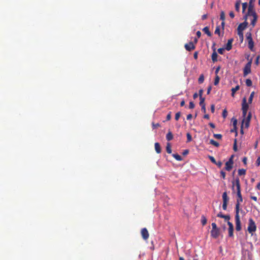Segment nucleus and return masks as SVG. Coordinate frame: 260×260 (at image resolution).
<instances>
[{
    "label": "nucleus",
    "mask_w": 260,
    "mask_h": 260,
    "mask_svg": "<svg viewBox=\"0 0 260 260\" xmlns=\"http://www.w3.org/2000/svg\"><path fill=\"white\" fill-rule=\"evenodd\" d=\"M233 41H234L233 39H229L228 41V43L226 44V46H225V49L227 51H230V50H231L232 49V43H233Z\"/></svg>",
    "instance_id": "2eb2a0df"
},
{
    "label": "nucleus",
    "mask_w": 260,
    "mask_h": 260,
    "mask_svg": "<svg viewBox=\"0 0 260 260\" xmlns=\"http://www.w3.org/2000/svg\"><path fill=\"white\" fill-rule=\"evenodd\" d=\"M229 15L231 17V18H234L235 17V14L233 11H231L229 13Z\"/></svg>",
    "instance_id": "e2e57ef3"
},
{
    "label": "nucleus",
    "mask_w": 260,
    "mask_h": 260,
    "mask_svg": "<svg viewBox=\"0 0 260 260\" xmlns=\"http://www.w3.org/2000/svg\"><path fill=\"white\" fill-rule=\"evenodd\" d=\"M188 153H189V150L185 149L183 151L182 155L184 156H185V155H187Z\"/></svg>",
    "instance_id": "6e6d98bb"
},
{
    "label": "nucleus",
    "mask_w": 260,
    "mask_h": 260,
    "mask_svg": "<svg viewBox=\"0 0 260 260\" xmlns=\"http://www.w3.org/2000/svg\"><path fill=\"white\" fill-rule=\"evenodd\" d=\"M189 109H193L194 108V104L192 102H189Z\"/></svg>",
    "instance_id": "603ef678"
},
{
    "label": "nucleus",
    "mask_w": 260,
    "mask_h": 260,
    "mask_svg": "<svg viewBox=\"0 0 260 260\" xmlns=\"http://www.w3.org/2000/svg\"><path fill=\"white\" fill-rule=\"evenodd\" d=\"M254 91H252L250 95V96L249 98V99H248V102L249 103H252V99H253V96H254Z\"/></svg>",
    "instance_id": "f704fd0d"
},
{
    "label": "nucleus",
    "mask_w": 260,
    "mask_h": 260,
    "mask_svg": "<svg viewBox=\"0 0 260 260\" xmlns=\"http://www.w3.org/2000/svg\"><path fill=\"white\" fill-rule=\"evenodd\" d=\"M247 111L242 110L243 116L245 118L247 115Z\"/></svg>",
    "instance_id": "338daca9"
},
{
    "label": "nucleus",
    "mask_w": 260,
    "mask_h": 260,
    "mask_svg": "<svg viewBox=\"0 0 260 260\" xmlns=\"http://www.w3.org/2000/svg\"><path fill=\"white\" fill-rule=\"evenodd\" d=\"M203 31L209 37H211V35H212V34L211 33V32L209 30V27H207V26H206L203 29Z\"/></svg>",
    "instance_id": "aec40b11"
},
{
    "label": "nucleus",
    "mask_w": 260,
    "mask_h": 260,
    "mask_svg": "<svg viewBox=\"0 0 260 260\" xmlns=\"http://www.w3.org/2000/svg\"><path fill=\"white\" fill-rule=\"evenodd\" d=\"M247 158L246 157H244L242 159V161L245 165H247Z\"/></svg>",
    "instance_id": "052dcab7"
},
{
    "label": "nucleus",
    "mask_w": 260,
    "mask_h": 260,
    "mask_svg": "<svg viewBox=\"0 0 260 260\" xmlns=\"http://www.w3.org/2000/svg\"><path fill=\"white\" fill-rule=\"evenodd\" d=\"M173 135L171 132L169 131V132L167 133L166 135V139L169 141L173 139Z\"/></svg>",
    "instance_id": "6ab92c4d"
},
{
    "label": "nucleus",
    "mask_w": 260,
    "mask_h": 260,
    "mask_svg": "<svg viewBox=\"0 0 260 260\" xmlns=\"http://www.w3.org/2000/svg\"><path fill=\"white\" fill-rule=\"evenodd\" d=\"M251 118V112H249L247 117L245 119V120L250 122Z\"/></svg>",
    "instance_id": "c03bdc74"
},
{
    "label": "nucleus",
    "mask_w": 260,
    "mask_h": 260,
    "mask_svg": "<svg viewBox=\"0 0 260 260\" xmlns=\"http://www.w3.org/2000/svg\"><path fill=\"white\" fill-rule=\"evenodd\" d=\"M247 7V3H244L242 4V12L244 13Z\"/></svg>",
    "instance_id": "a19ab883"
},
{
    "label": "nucleus",
    "mask_w": 260,
    "mask_h": 260,
    "mask_svg": "<svg viewBox=\"0 0 260 260\" xmlns=\"http://www.w3.org/2000/svg\"><path fill=\"white\" fill-rule=\"evenodd\" d=\"M186 136H187V142H189L191 141L192 137H191V135L189 133H187Z\"/></svg>",
    "instance_id": "58836bf2"
},
{
    "label": "nucleus",
    "mask_w": 260,
    "mask_h": 260,
    "mask_svg": "<svg viewBox=\"0 0 260 260\" xmlns=\"http://www.w3.org/2000/svg\"><path fill=\"white\" fill-rule=\"evenodd\" d=\"M246 174V170L244 169H241L238 170V175L239 176L244 175Z\"/></svg>",
    "instance_id": "b1692460"
},
{
    "label": "nucleus",
    "mask_w": 260,
    "mask_h": 260,
    "mask_svg": "<svg viewBox=\"0 0 260 260\" xmlns=\"http://www.w3.org/2000/svg\"><path fill=\"white\" fill-rule=\"evenodd\" d=\"M256 230V224L253 220V219L251 218H249L248 220V225L247 228V231L249 234H251V236H253L254 233Z\"/></svg>",
    "instance_id": "f03ea898"
},
{
    "label": "nucleus",
    "mask_w": 260,
    "mask_h": 260,
    "mask_svg": "<svg viewBox=\"0 0 260 260\" xmlns=\"http://www.w3.org/2000/svg\"><path fill=\"white\" fill-rule=\"evenodd\" d=\"M203 92H204L203 89H201L199 90L198 95H199L200 98H203L202 94H203Z\"/></svg>",
    "instance_id": "13d9d810"
},
{
    "label": "nucleus",
    "mask_w": 260,
    "mask_h": 260,
    "mask_svg": "<svg viewBox=\"0 0 260 260\" xmlns=\"http://www.w3.org/2000/svg\"><path fill=\"white\" fill-rule=\"evenodd\" d=\"M198 57V52H195L193 54V57L195 59H197Z\"/></svg>",
    "instance_id": "774afa93"
},
{
    "label": "nucleus",
    "mask_w": 260,
    "mask_h": 260,
    "mask_svg": "<svg viewBox=\"0 0 260 260\" xmlns=\"http://www.w3.org/2000/svg\"><path fill=\"white\" fill-rule=\"evenodd\" d=\"M215 34L218 35L219 36H220V26H217L215 30Z\"/></svg>",
    "instance_id": "c9c22d12"
},
{
    "label": "nucleus",
    "mask_w": 260,
    "mask_h": 260,
    "mask_svg": "<svg viewBox=\"0 0 260 260\" xmlns=\"http://www.w3.org/2000/svg\"><path fill=\"white\" fill-rule=\"evenodd\" d=\"M210 143L216 147H218L219 146V143L213 139L210 140Z\"/></svg>",
    "instance_id": "cd10ccee"
},
{
    "label": "nucleus",
    "mask_w": 260,
    "mask_h": 260,
    "mask_svg": "<svg viewBox=\"0 0 260 260\" xmlns=\"http://www.w3.org/2000/svg\"><path fill=\"white\" fill-rule=\"evenodd\" d=\"M222 218H224L225 220L229 221V220L230 219V216L229 215H224Z\"/></svg>",
    "instance_id": "8fccbe9b"
},
{
    "label": "nucleus",
    "mask_w": 260,
    "mask_h": 260,
    "mask_svg": "<svg viewBox=\"0 0 260 260\" xmlns=\"http://www.w3.org/2000/svg\"><path fill=\"white\" fill-rule=\"evenodd\" d=\"M225 49L224 48H220L217 50V51L220 54H223Z\"/></svg>",
    "instance_id": "79ce46f5"
},
{
    "label": "nucleus",
    "mask_w": 260,
    "mask_h": 260,
    "mask_svg": "<svg viewBox=\"0 0 260 260\" xmlns=\"http://www.w3.org/2000/svg\"><path fill=\"white\" fill-rule=\"evenodd\" d=\"M171 119V112H170L167 116V117H166V120L169 121L170 120V119Z\"/></svg>",
    "instance_id": "864d4df0"
},
{
    "label": "nucleus",
    "mask_w": 260,
    "mask_h": 260,
    "mask_svg": "<svg viewBox=\"0 0 260 260\" xmlns=\"http://www.w3.org/2000/svg\"><path fill=\"white\" fill-rule=\"evenodd\" d=\"M245 83L246 85L248 87H250L252 85V82L250 79H247L245 81Z\"/></svg>",
    "instance_id": "c85d7f7f"
},
{
    "label": "nucleus",
    "mask_w": 260,
    "mask_h": 260,
    "mask_svg": "<svg viewBox=\"0 0 260 260\" xmlns=\"http://www.w3.org/2000/svg\"><path fill=\"white\" fill-rule=\"evenodd\" d=\"M247 13L248 15H249L252 17L253 18L251 20V24L253 27H254L257 20V15L253 9V7L251 5V4H249Z\"/></svg>",
    "instance_id": "f257e3e1"
},
{
    "label": "nucleus",
    "mask_w": 260,
    "mask_h": 260,
    "mask_svg": "<svg viewBox=\"0 0 260 260\" xmlns=\"http://www.w3.org/2000/svg\"><path fill=\"white\" fill-rule=\"evenodd\" d=\"M223 200L222 209L226 210L227 209L228 203L229 201V198L227 195L226 192H224L222 196Z\"/></svg>",
    "instance_id": "0eeeda50"
},
{
    "label": "nucleus",
    "mask_w": 260,
    "mask_h": 260,
    "mask_svg": "<svg viewBox=\"0 0 260 260\" xmlns=\"http://www.w3.org/2000/svg\"><path fill=\"white\" fill-rule=\"evenodd\" d=\"M235 222H236V230L237 231L241 230V221L239 215V211H235Z\"/></svg>",
    "instance_id": "20e7f679"
},
{
    "label": "nucleus",
    "mask_w": 260,
    "mask_h": 260,
    "mask_svg": "<svg viewBox=\"0 0 260 260\" xmlns=\"http://www.w3.org/2000/svg\"><path fill=\"white\" fill-rule=\"evenodd\" d=\"M238 35L239 37L241 42H242L243 41V38H244L243 32L238 31Z\"/></svg>",
    "instance_id": "72a5a7b5"
},
{
    "label": "nucleus",
    "mask_w": 260,
    "mask_h": 260,
    "mask_svg": "<svg viewBox=\"0 0 260 260\" xmlns=\"http://www.w3.org/2000/svg\"><path fill=\"white\" fill-rule=\"evenodd\" d=\"M220 80V78L218 75H216L214 80V84L215 85H217L218 84Z\"/></svg>",
    "instance_id": "473e14b6"
},
{
    "label": "nucleus",
    "mask_w": 260,
    "mask_h": 260,
    "mask_svg": "<svg viewBox=\"0 0 260 260\" xmlns=\"http://www.w3.org/2000/svg\"><path fill=\"white\" fill-rule=\"evenodd\" d=\"M214 137L217 139H221L222 138V135L219 134H214Z\"/></svg>",
    "instance_id": "37998d69"
},
{
    "label": "nucleus",
    "mask_w": 260,
    "mask_h": 260,
    "mask_svg": "<svg viewBox=\"0 0 260 260\" xmlns=\"http://www.w3.org/2000/svg\"><path fill=\"white\" fill-rule=\"evenodd\" d=\"M181 113L180 112H177L175 114V119L176 120H178L179 118L180 117Z\"/></svg>",
    "instance_id": "49530a36"
},
{
    "label": "nucleus",
    "mask_w": 260,
    "mask_h": 260,
    "mask_svg": "<svg viewBox=\"0 0 260 260\" xmlns=\"http://www.w3.org/2000/svg\"><path fill=\"white\" fill-rule=\"evenodd\" d=\"M204 76L203 74H201L198 79V82L199 84H202L204 82Z\"/></svg>",
    "instance_id": "bb28decb"
},
{
    "label": "nucleus",
    "mask_w": 260,
    "mask_h": 260,
    "mask_svg": "<svg viewBox=\"0 0 260 260\" xmlns=\"http://www.w3.org/2000/svg\"><path fill=\"white\" fill-rule=\"evenodd\" d=\"M211 225H212V230H215L219 229L217 228V226L216 225V224L215 222H213Z\"/></svg>",
    "instance_id": "09e8293b"
},
{
    "label": "nucleus",
    "mask_w": 260,
    "mask_h": 260,
    "mask_svg": "<svg viewBox=\"0 0 260 260\" xmlns=\"http://www.w3.org/2000/svg\"><path fill=\"white\" fill-rule=\"evenodd\" d=\"M152 128L153 129L156 128L160 126V124L158 123H157L155 124L154 122H152Z\"/></svg>",
    "instance_id": "de8ad7c7"
},
{
    "label": "nucleus",
    "mask_w": 260,
    "mask_h": 260,
    "mask_svg": "<svg viewBox=\"0 0 260 260\" xmlns=\"http://www.w3.org/2000/svg\"><path fill=\"white\" fill-rule=\"evenodd\" d=\"M217 57L218 55L216 51V48H213V52L211 55V58L213 62H216L217 61Z\"/></svg>",
    "instance_id": "dca6fc26"
},
{
    "label": "nucleus",
    "mask_w": 260,
    "mask_h": 260,
    "mask_svg": "<svg viewBox=\"0 0 260 260\" xmlns=\"http://www.w3.org/2000/svg\"><path fill=\"white\" fill-rule=\"evenodd\" d=\"M237 195L238 199L236 201L235 211H240V203L243 201V199L241 192H237Z\"/></svg>",
    "instance_id": "423d86ee"
},
{
    "label": "nucleus",
    "mask_w": 260,
    "mask_h": 260,
    "mask_svg": "<svg viewBox=\"0 0 260 260\" xmlns=\"http://www.w3.org/2000/svg\"><path fill=\"white\" fill-rule=\"evenodd\" d=\"M240 4H241L240 1H237L235 4V10L237 12H239L240 10Z\"/></svg>",
    "instance_id": "5701e85b"
},
{
    "label": "nucleus",
    "mask_w": 260,
    "mask_h": 260,
    "mask_svg": "<svg viewBox=\"0 0 260 260\" xmlns=\"http://www.w3.org/2000/svg\"><path fill=\"white\" fill-rule=\"evenodd\" d=\"M235 185L236 187L237 193L241 192L240 183V180H239V178H236L235 181L233 182V186H232L233 190L234 189Z\"/></svg>",
    "instance_id": "6e6552de"
},
{
    "label": "nucleus",
    "mask_w": 260,
    "mask_h": 260,
    "mask_svg": "<svg viewBox=\"0 0 260 260\" xmlns=\"http://www.w3.org/2000/svg\"><path fill=\"white\" fill-rule=\"evenodd\" d=\"M172 156L178 161H181L182 160L181 156L177 153L173 154Z\"/></svg>",
    "instance_id": "4be33fe9"
},
{
    "label": "nucleus",
    "mask_w": 260,
    "mask_h": 260,
    "mask_svg": "<svg viewBox=\"0 0 260 260\" xmlns=\"http://www.w3.org/2000/svg\"><path fill=\"white\" fill-rule=\"evenodd\" d=\"M244 123L245 124V126L246 128H248L249 126L250 122L245 120V118L243 120L242 124V126L243 125Z\"/></svg>",
    "instance_id": "2f4dec72"
},
{
    "label": "nucleus",
    "mask_w": 260,
    "mask_h": 260,
    "mask_svg": "<svg viewBox=\"0 0 260 260\" xmlns=\"http://www.w3.org/2000/svg\"><path fill=\"white\" fill-rule=\"evenodd\" d=\"M248 107V105L246 102V99L244 98L242 100V110L247 111Z\"/></svg>",
    "instance_id": "ddd939ff"
},
{
    "label": "nucleus",
    "mask_w": 260,
    "mask_h": 260,
    "mask_svg": "<svg viewBox=\"0 0 260 260\" xmlns=\"http://www.w3.org/2000/svg\"><path fill=\"white\" fill-rule=\"evenodd\" d=\"M211 111L212 113H214L215 111V106L213 104L211 106Z\"/></svg>",
    "instance_id": "69168bd1"
},
{
    "label": "nucleus",
    "mask_w": 260,
    "mask_h": 260,
    "mask_svg": "<svg viewBox=\"0 0 260 260\" xmlns=\"http://www.w3.org/2000/svg\"><path fill=\"white\" fill-rule=\"evenodd\" d=\"M154 148L157 153H160L161 152V148L159 143L156 142L154 144Z\"/></svg>",
    "instance_id": "f3484780"
},
{
    "label": "nucleus",
    "mask_w": 260,
    "mask_h": 260,
    "mask_svg": "<svg viewBox=\"0 0 260 260\" xmlns=\"http://www.w3.org/2000/svg\"><path fill=\"white\" fill-rule=\"evenodd\" d=\"M233 157L234 155H232L231 157L229 158V160L225 163V170L228 171H230L233 167L234 161H233Z\"/></svg>",
    "instance_id": "39448f33"
},
{
    "label": "nucleus",
    "mask_w": 260,
    "mask_h": 260,
    "mask_svg": "<svg viewBox=\"0 0 260 260\" xmlns=\"http://www.w3.org/2000/svg\"><path fill=\"white\" fill-rule=\"evenodd\" d=\"M220 19L222 21H224L225 19V13L224 11H221L220 14Z\"/></svg>",
    "instance_id": "393cba45"
},
{
    "label": "nucleus",
    "mask_w": 260,
    "mask_h": 260,
    "mask_svg": "<svg viewBox=\"0 0 260 260\" xmlns=\"http://www.w3.org/2000/svg\"><path fill=\"white\" fill-rule=\"evenodd\" d=\"M201 222L203 225H205L207 223V219L204 215L201 217Z\"/></svg>",
    "instance_id": "c756f323"
},
{
    "label": "nucleus",
    "mask_w": 260,
    "mask_h": 260,
    "mask_svg": "<svg viewBox=\"0 0 260 260\" xmlns=\"http://www.w3.org/2000/svg\"><path fill=\"white\" fill-rule=\"evenodd\" d=\"M141 236L144 240H147L149 236L148 230L146 228H144L142 229L141 231Z\"/></svg>",
    "instance_id": "1a4fd4ad"
},
{
    "label": "nucleus",
    "mask_w": 260,
    "mask_h": 260,
    "mask_svg": "<svg viewBox=\"0 0 260 260\" xmlns=\"http://www.w3.org/2000/svg\"><path fill=\"white\" fill-rule=\"evenodd\" d=\"M248 45L249 49L251 51H254V42L253 40L248 41Z\"/></svg>",
    "instance_id": "a211bd4d"
},
{
    "label": "nucleus",
    "mask_w": 260,
    "mask_h": 260,
    "mask_svg": "<svg viewBox=\"0 0 260 260\" xmlns=\"http://www.w3.org/2000/svg\"><path fill=\"white\" fill-rule=\"evenodd\" d=\"M252 62V59L250 58L248 62L245 64L243 69V76L246 77L251 72V67Z\"/></svg>",
    "instance_id": "7ed1b4c3"
},
{
    "label": "nucleus",
    "mask_w": 260,
    "mask_h": 260,
    "mask_svg": "<svg viewBox=\"0 0 260 260\" xmlns=\"http://www.w3.org/2000/svg\"><path fill=\"white\" fill-rule=\"evenodd\" d=\"M228 225H229L228 229V233L229 236L230 237H232L234 236V225L232 222L230 221H228Z\"/></svg>",
    "instance_id": "9b49d317"
},
{
    "label": "nucleus",
    "mask_w": 260,
    "mask_h": 260,
    "mask_svg": "<svg viewBox=\"0 0 260 260\" xmlns=\"http://www.w3.org/2000/svg\"><path fill=\"white\" fill-rule=\"evenodd\" d=\"M246 39L248 41L252 40L251 34L250 32H248L246 33Z\"/></svg>",
    "instance_id": "7c9ffc66"
},
{
    "label": "nucleus",
    "mask_w": 260,
    "mask_h": 260,
    "mask_svg": "<svg viewBox=\"0 0 260 260\" xmlns=\"http://www.w3.org/2000/svg\"><path fill=\"white\" fill-rule=\"evenodd\" d=\"M259 56H257L256 57V58L255 60V63L257 66L259 64Z\"/></svg>",
    "instance_id": "bf43d9fd"
},
{
    "label": "nucleus",
    "mask_w": 260,
    "mask_h": 260,
    "mask_svg": "<svg viewBox=\"0 0 260 260\" xmlns=\"http://www.w3.org/2000/svg\"><path fill=\"white\" fill-rule=\"evenodd\" d=\"M215 165H217L218 168H221L222 165V163L221 161H216V164H215Z\"/></svg>",
    "instance_id": "5fc2aeb1"
},
{
    "label": "nucleus",
    "mask_w": 260,
    "mask_h": 260,
    "mask_svg": "<svg viewBox=\"0 0 260 260\" xmlns=\"http://www.w3.org/2000/svg\"><path fill=\"white\" fill-rule=\"evenodd\" d=\"M256 165L257 166H259L260 165V157H258L256 160Z\"/></svg>",
    "instance_id": "680f3d73"
},
{
    "label": "nucleus",
    "mask_w": 260,
    "mask_h": 260,
    "mask_svg": "<svg viewBox=\"0 0 260 260\" xmlns=\"http://www.w3.org/2000/svg\"><path fill=\"white\" fill-rule=\"evenodd\" d=\"M228 115V112L226 109H224L222 111V117L225 118Z\"/></svg>",
    "instance_id": "a18cd8bd"
},
{
    "label": "nucleus",
    "mask_w": 260,
    "mask_h": 260,
    "mask_svg": "<svg viewBox=\"0 0 260 260\" xmlns=\"http://www.w3.org/2000/svg\"><path fill=\"white\" fill-rule=\"evenodd\" d=\"M208 157L212 163H213L214 164H216V161L213 156L209 155Z\"/></svg>",
    "instance_id": "ea45409f"
},
{
    "label": "nucleus",
    "mask_w": 260,
    "mask_h": 260,
    "mask_svg": "<svg viewBox=\"0 0 260 260\" xmlns=\"http://www.w3.org/2000/svg\"><path fill=\"white\" fill-rule=\"evenodd\" d=\"M249 16H250V15H248V14H247V13H246V14H245V16H244V17H243V19H244V21H247V19H248V17H249Z\"/></svg>",
    "instance_id": "0e129e2a"
},
{
    "label": "nucleus",
    "mask_w": 260,
    "mask_h": 260,
    "mask_svg": "<svg viewBox=\"0 0 260 260\" xmlns=\"http://www.w3.org/2000/svg\"><path fill=\"white\" fill-rule=\"evenodd\" d=\"M233 149H234V150L235 151H237V141H236V139L235 140V142H234V144Z\"/></svg>",
    "instance_id": "3c124183"
},
{
    "label": "nucleus",
    "mask_w": 260,
    "mask_h": 260,
    "mask_svg": "<svg viewBox=\"0 0 260 260\" xmlns=\"http://www.w3.org/2000/svg\"><path fill=\"white\" fill-rule=\"evenodd\" d=\"M166 151H167V153L169 154H170L172 153L171 146L169 143H168L167 145Z\"/></svg>",
    "instance_id": "a878e982"
},
{
    "label": "nucleus",
    "mask_w": 260,
    "mask_h": 260,
    "mask_svg": "<svg viewBox=\"0 0 260 260\" xmlns=\"http://www.w3.org/2000/svg\"><path fill=\"white\" fill-rule=\"evenodd\" d=\"M248 23L247 21H244L243 23H240L237 28V31L239 32H243V31L247 27Z\"/></svg>",
    "instance_id": "9d476101"
},
{
    "label": "nucleus",
    "mask_w": 260,
    "mask_h": 260,
    "mask_svg": "<svg viewBox=\"0 0 260 260\" xmlns=\"http://www.w3.org/2000/svg\"><path fill=\"white\" fill-rule=\"evenodd\" d=\"M211 236L213 238L216 239L219 236V229L211 230Z\"/></svg>",
    "instance_id": "4468645a"
},
{
    "label": "nucleus",
    "mask_w": 260,
    "mask_h": 260,
    "mask_svg": "<svg viewBox=\"0 0 260 260\" xmlns=\"http://www.w3.org/2000/svg\"><path fill=\"white\" fill-rule=\"evenodd\" d=\"M232 121H233L234 127H235V129L237 128V120L235 118H233Z\"/></svg>",
    "instance_id": "e433bc0d"
},
{
    "label": "nucleus",
    "mask_w": 260,
    "mask_h": 260,
    "mask_svg": "<svg viewBox=\"0 0 260 260\" xmlns=\"http://www.w3.org/2000/svg\"><path fill=\"white\" fill-rule=\"evenodd\" d=\"M240 88V86L239 85H237L235 88H232L231 89L232 91V96H234L235 92L238 90Z\"/></svg>",
    "instance_id": "412c9836"
},
{
    "label": "nucleus",
    "mask_w": 260,
    "mask_h": 260,
    "mask_svg": "<svg viewBox=\"0 0 260 260\" xmlns=\"http://www.w3.org/2000/svg\"><path fill=\"white\" fill-rule=\"evenodd\" d=\"M220 174L223 179L225 178V173L223 171H220Z\"/></svg>",
    "instance_id": "4d7b16f0"
},
{
    "label": "nucleus",
    "mask_w": 260,
    "mask_h": 260,
    "mask_svg": "<svg viewBox=\"0 0 260 260\" xmlns=\"http://www.w3.org/2000/svg\"><path fill=\"white\" fill-rule=\"evenodd\" d=\"M184 47L186 50L190 51L192 50H194L196 48V46L193 42H190L189 43L186 44L184 46Z\"/></svg>",
    "instance_id": "f8f14e48"
},
{
    "label": "nucleus",
    "mask_w": 260,
    "mask_h": 260,
    "mask_svg": "<svg viewBox=\"0 0 260 260\" xmlns=\"http://www.w3.org/2000/svg\"><path fill=\"white\" fill-rule=\"evenodd\" d=\"M205 99L204 98H200V105L202 107L203 105H205Z\"/></svg>",
    "instance_id": "4c0bfd02"
}]
</instances>
